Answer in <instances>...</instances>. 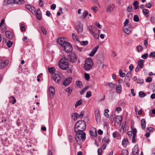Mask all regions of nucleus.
Instances as JSON below:
<instances>
[{
	"instance_id": "62",
	"label": "nucleus",
	"mask_w": 155,
	"mask_h": 155,
	"mask_svg": "<svg viewBox=\"0 0 155 155\" xmlns=\"http://www.w3.org/2000/svg\"><path fill=\"white\" fill-rule=\"evenodd\" d=\"M56 7V5L55 4H53L51 5V9L52 10H54L55 9Z\"/></svg>"
},
{
	"instance_id": "50",
	"label": "nucleus",
	"mask_w": 155,
	"mask_h": 155,
	"mask_svg": "<svg viewBox=\"0 0 155 155\" xmlns=\"http://www.w3.org/2000/svg\"><path fill=\"white\" fill-rule=\"evenodd\" d=\"M91 95V93L90 91H87L86 93V97L87 98L90 97Z\"/></svg>"
},
{
	"instance_id": "58",
	"label": "nucleus",
	"mask_w": 155,
	"mask_h": 155,
	"mask_svg": "<svg viewBox=\"0 0 155 155\" xmlns=\"http://www.w3.org/2000/svg\"><path fill=\"white\" fill-rule=\"evenodd\" d=\"M84 114V111H81V112L80 113V114L79 115L78 114V117H80L81 118H82Z\"/></svg>"
},
{
	"instance_id": "30",
	"label": "nucleus",
	"mask_w": 155,
	"mask_h": 155,
	"mask_svg": "<svg viewBox=\"0 0 155 155\" xmlns=\"http://www.w3.org/2000/svg\"><path fill=\"white\" fill-rule=\"evenodd\" d=\"M82 102V100H80L79 101H78L76 102V104L75 105V107H77L78 106H79L81 104Z\"/></svg>"
},
{
	"instance_id": "5",
	"label": "nucleus",
	"mask_w": 155,
	"mask_h": 155,
	"mask_svg": "<svg viewBox=\"0 0 155 155\" xmlns=\"http://www.w3.org/2000/svg\"><path fill=\"white\" fill-rule=\"evenodd\" d=\"M63 47L64 48L65 51L67 53H69L72 51V45L68 42Z\"/></svg>"
},
{
	"instance_id": "44",
	"label": "nucleus",
	"mask_w": 155,
	"mask_h": 155,
	"mask_svg": "<svg viewBox=\"0 0 155 155\" xmlns=\"http://www.w3.org/2000/svg\"><path fill=\"white\" fill-rule=\"evenodd\" d=\"M106 84V85H108L111 88L114 87V84L112 83H107Z\"/></svg>"
},
{
	"instance_id": "29",
	"label": "nucleus",
	"mask_w": 155,
	"mask_h": 155,
	"mask_svg": "<svg viewBox=\"0 0 155 155\" xmlns=\"http://www.w3.org/2000/svg\"><path fill=\"white\" fill-rule=\"evenodd\" d=\"M88 14V12L87 11H84L82 13V15L81 16L82 18L84 19L86 17V16Z\"/></svg>"
},
{
	"instance_id": "59",
	"label": "nucleus",
	"mask_w": 155,
	"mask_h": 155,
	"mask_svg": "<svg viewBox=\"0 0 155 155\" xmlns=\"http://www.w3.org/2000/svg\"><path fill=\"white\" fill-rule=\"evenodd\" d=\"M137 83L141 84H142L144 82V81L143 79H138L137 81Z\"/></svg>"
},
{
	"instance_id": "25",
	"label": "nucleus",
	"mask_w": 155,
	"mask_h": 155,
	"mask_svg": "<svg viewBox=\"0 0 155 155\" xmlns=\"http://www.w3.org/2000/svg\"><path fill=\"white\" fill-rule=\"evenodd\" d=\"M48 71L51 74H54V72L55 71V68L54 67H51L50 68H48Z\"/></svg>"
},
{
	"instance_id": "8",
	"label": "nucleus",
	"mask_w": 155,
	"mask_h": 155,
	"mask_svg": "<svg viewBox=\"0 0 155 155\" xmlns=\"http://www.w3.org/2000/svg\"><path fill=\"white\" fill-rule=\"evenodd\" d=\"M48 91L50 97L52 99L55 94L54 88L53 86H51L49 87Z\"/></svg>"
},
{
	"instance_id": "60",
	"label": "nucleus",
	"mask_w": 155,
	"mask_h": 155,
	"mask_svg": "<svg viewBox=\"0 0 155 155\" xmlns=\"http://www.w3.org/2000/svg\"><path fill=\"white\" fill-rule=\"evenodd\" d=\"M132 131L133 135H136L137 130L136 128L132 129Z\"/></svg>"
},
{
	"instance_id": "38",
	"label": "nucleus",
	"mask_w": 155,
	"mask_h": 155,
	"mask_svg": "<svg viewBox=\"0 0 155 155\" xmlns=\"http://www.w3.org/2000/svg\"><path fill=\"white\" fill-rule=\"evenodd\" d=\"M133 10L132 5H129L127 8L126 10L128 12H131Z\"/></svg>"
},
{
	"instance_id": "26",
	"label": "nucleus",
	"mask_w": 155,
	"mask_h": 155,
	"mask_svg": "<svg viewBox=\"0 0 155 155\" xmlns=\"http://www.w3.org/2000/svg\"><path fill=\"white\" fill-rule=\"evenodd\" d=\"M133 5L134 7V9H137L139 8L138 6L139 2L137 1H134Z\"/></svg>"
},
{
	"instance_id": "13",
	"label": "nucleus",
	"mask_w": 155,
	"mask_h": 155,
	"mask_svg": "<svg viewBox=\"0 0 155 155\" xmlns=\"http://www.w3.org/2000/svg\"><path fill=\"white\" fill-rule=\"evenodd\" d=\"M94 31L95 32H94L92 35L96 39H98L99 37V35L100 34L99 30L97 28H95Z\"/></svg>"
},
{
	"instance_id": "22",
	"label": "nucleus",
	"mask_w": 155,
	"mask_h": 155,
	"mask_svg": "<svg viewBox=\"0 0 155 155\" xmlns=\"http://www.w3.org/2000/svg\"><path fill=\"white\" fill-rule=\"evenodd\" d=\"M122 117L121 116H116L115 119V121L118 124H121L122 121Z\"/></svg>"
},
{
	"instance_id": "51",
	"label": "nucleus",
	"mask_w": 155,
	"mask_h": 155,
	"mask_svg": "<svg viewBox=\"0 0 155 155\" xmlns=\"http://www.w3.org/2000/svg\"><path fill=\"white\" fill-rule=\"evenodd\" d=\"M143 12L144 15L146 14H148L149 12V11L147 9H143Z\"/></svg>"
},
{
	"instance_id": "17",
	"label": "nucleus",
	"mask_w": 155,
	"mask_h": 155,
	"mask_svg": "<svg viewBox=\"0 0 155 155\" xmlns=\"http://www.w3.org/2000/svg\"><path fill=\"white\" fill-rule=\"evenodd\" d=\"M95 114L96 120L97 122L98 121H100L101 119V116L99 110H96L95 111Z\"/></svg>"
},
{
	"instance_id": "10",
	"label": "nucleus",
	"mask_w": 155,
	"mask_h": 155,
	"mask_svg": "<svg viewBox=\"0 0 155 155\" xmlns=\"http://www.w3.org/2000/svg\"><path fill=\"white\" fill-rule=\"evenodd\" d=\"M132 30L131 27L125 26L123 27V31L126 34H129L130 33Z\"/></svg>"
},
{
	"instance_id": "57",
	"label": "nucleus",
	"mask_w": 155,
	"mask_h": 155,
	"mask_svg": "<svg viewBox=\"0 0 155 155\" xmlns=\"http://www.w3.org/2000/svg\"><path fill=\"white\" fill-rule=\"evenodd\" d=\"M84 76L85 79L87 80H88L90 78L89 74L86 73H85L84 74Z\"/></svg>"
},
{
	"instance_id": "54",
	"label": "nucleus",
	"mask_w": 155,
	"mask_h": 155,
	"mask_svg": "<svg viewBox=\"0 0 155 155\" xmlns=\"http://www.w3.org/2000/svg\"><path fill=\"white\" fill-rule=\"evenodd\" d=\"M88 41H83L80 42L81 44L83 45H86L88 44Z\"/></svg>"
},
{
	"instance_id": "28",
	"label": "nucleus",
	"mask_w": 155,
	"mask_h": 155,
	"mask_svg": "<svg viewBox=\"0 0 155 155\" xmlns=\"http://www.w3.org/2000/svg\"><path fill=\"white\" fill-rule=\"evenodd\" d=\"M128 142V141L127 138L124 139L122 141V145L123 146L126 147Z\"/></svg>"
},
{
	"instance_id": "40",
	"label": "nucleus",
	"mask_w": 155,
	"mask_h": 155,
	"mask_svg": "<svg viewBox=\"0 0 155 155\" xmlns=\"http://www.w3.org/2000/svg\"><path fill=\"white\" fill-rule=\"evenodd\" d=\"M88 89V87H84L80 92V94L81 95L83 94Z\"/></svg>"
},
{
	"instance_id": "3",
	"label": "nucleus",
	"mask_w": 155,
	"mask_h": 155,
	"mask_svg": "<svg viewBox=\"0 0 155 155\" xmlns=\"http://www.w3.org/2000/svg\"><path fill=\"white\" fill-rule=\"evenodd\" d=\"M93 65L92 60L91 58L87 59L84 64V69L86 71H88L91 69Z\"/></svg>"
},
{
	"instance_id": "53",
	"label": "nucleus",
	"mask_w": 155,
	"mask_h": 155,
	"mask_svg": "<svg viewBox=\"0 0 155 155\" xmlns=\"http://www.w3.org/2000/svg\"><path fill=\"white\" fill-rule=\"evenodd\" d=\"M147 38H146L144 41V45L145 47L146 48H147V46L148 45V42H147Z\"/></svg>"
},
{
	"instance_id": "36",
	"label": "nucleus",
	"mask_w": 155,
	"mask_h": 155,
	"mask_svg": "<svg viewBox=\"0 0 155 155\" xmlns=\"http://www.w3.org/2000/svg\"><path fill=\"white\" fill-rule=\"evenodd\" d=\"M10 100L11 101H12V104H14L16 102V100L15 99V97L13 96H12L10 97Z\"/></svg>"
},
{
	"instance_id": "39",
	"label": "nucleus",
	"mask_w": 155,
	"mask_h": 155,
	"mask_svg": "<svg viewBox=\"0 0 155 155\" xmlns=\"http://www.w3.org/2000/svg\"><path fill=\"white\" fill-rule=\"evenodd\" d=\"M29 11L33 14L35 13L36 9L34 7L32 6L30 9H29Z\"/></svg>"
},
{
	"instance_id": "18",
	"label": "nucleus",
	"mask_w": 155,
	"mask_h": 155,
	"mask_svg": "<svg viewBox=\"0 0 155 155\" xmlns=\"http://www.w3.org/2000/svg\"><path fill=\"white\" fill-rule=\"evenodd\" d=\"M98 48V46H96L95 48H93L91 50V53L89 54V55L91 57L93 56L97 51V50Z\"/></svg>"
},
{
	"instance_id": "21",
	"label": "nucleus",
	"mask_w": 155,
	"mask_h": 155,
	"mask_svg": "<svg viewBox=\"0 0 155 155\" xmlns=\"http://www.w3.org/2000/svg\"><path fill=\"white\" fill-rule=\"evenodd\" d=\"M144 62V61L143 59L139 60L138 66L140 68H143Z\"/></svg>"
},
{
	"instance_id": "19",
	"label": "nucleus",
	"mask_w": 155,
	"mask_h": 155,
	"mask_svg": "<svg viewBox=\"0 0 155 155\" xmlns=\"http://www.w3.org/2000/svg\"><path fill=\"white\" fill-rule=\"evenodd\" d=\"M139 148L137 146H135L132 150V153L134 155H138Z\"/></svg>"
},
{
	"instance_id": "23",
	"label": "nucleus",
	"mask_w": 155,
	"mask_h": 155,
	"mask_svg": "<svg viewBox=\"0 0 155 155\" xmlns=\"http://www.w3.org/2000/svg\"><path fill=\"white\" fill-rule=\"evenodd\" d=\"M146 121L144 119H142L141 120V125L142 128L144 129L146 127Z\"/></svg>"
},
{
	"instance_id": "33",
	"label": "nucleus",
	"mask_w": 155,
	"mask_h": 155,
	"mask_svg": "<svg viewBox=\"0 0 155 155\" xmlns=\"http://www.w3.org/2000/svg\"><path fill=\"white\" fill-rule=\"evenodd\" d=\"M72 36L73 37V38L74 40L76 41L79 42H80V41L78 40V38H77V36L75 34L72 33Z\"/></svg>"
},
{
	"instance_id": "32",
	"label": "nucleus",
	"mask_w": 155,
	"mask_h": 155,
	"mask_svg": "<svg viewBox=\"0 0 155 155\" xmlns=\"http://www.w3.org/2000/svg\"><path fill=\"white\" fill-rule=\"evenodd\" d=\"M76 84L77 86L79 88H81L82 86V82L80 81H77L76 82Z\"/></svg>"
},
{
	"instance_id": "64",
	"label": "nucleus",
	"mask_w": 155,
	"mask_h": 155,
	"mask_svg": "<svg viewBox=\"0 0 155 155\" xmlns=\"http://www.w3.org/2000/svg\"><path fill=\"white\" fill-rule=\"evenodd\" d=\"M32 7V6L31 5H25L26 8L28 10H29V9H30Z\"/></svg>"
},
{
	"instance_id": "43",
	"label": "nucleus",
	"mask_w": 155,
	"mask_h": 155,
	"mask_svg": "<svg viewBox=\"0 0 155 155\" xmlns=\"http://www.w3.org/2000/svg\"><path fill=\"white\" fill-rule=\"evenodd\" d=\"M72 117H75L74 118V121H75L77 120V119L79 117L78 114L77 113H74L73 114Z\"/></svg>"
},
{
	"instance_id": "1",
	"label": "nucleus",
	"mask_w": 155,
	"mask_h": 155,
	"mask_svg": "<svg viewBox=\"0 0 155 155\" xmlns=\"http://www.w3.org/2000/svg\"><path fill=\"white\" fill-rule=\"evenodd\" d=\"M86 128V123L84 120H79L75 124L74 131L76 133L75 139L77 143L79 144L81 143V139L83 141L86 138V134L83 132Z\"/></svg>"
},
{
	"instance_id": "31",
	"label": "nucleus",
	"mask_w": 155,
	"mask_h": 155,
	"mask_svg": "<svg viewBox=\"0 0 155 155\" xmlns=\"http://www.w3.org/2000/svg\"><path fill=\"white\" fill-rule=\"evenodd\" d=\"M120 134L117 131L114 132L113 133V136L114 138H116L119 136Z\"/></svg>"
},
{
	"instance_id": "14",
	"label": "nucleus",
	"mask_w": 155,
	"mask_h": 155,
	"mask_svg": "<svg viewBox=\"0 0 155 155\" xmlns=\"http://www.w3.org/2000/svg\"><path fill=\"white\" fill-rule=\"evenodd\" d=\"M8 61L7 60L0 63V69H3L6 67L8 63Z\"/></svg>"
},
{
	"instance_id": "37",
	"label": "nucleus",
	"mask_w": 155,
	"mask_h": 155,
	"mask_svg": "<svg viewBox=\"0 0 155 155\" xmlns=\"http://www.w3.org/2000/svg\"><path fill=\"white\" fill-rule=\"evenodd\" d=\"M139 95L140 97H143L146 95V94L143 91H141L139 93Z\"/></svg>"
},
{
	"instance_id": "12",
	"label": "nucleus",
	"mask_w": 155,
	"mask_h": 155,
	"mask_svg": "<svg viewBox=\"0 0 155 155\" xmlns=\"http://www.w3.org/2000/svg\"><path fill=\"white\" fill-rule=\"evenodd\" d=\"M35 14H36V18L38 20H40L41 19L42 15L41 11L39 8L37 9L36 12H35Z\"/></svg>"
},
{
	"instance_id": "41",
	"label": "nucleus",
	"mask_w": 155,
	"mask_h": 155,
	"mask_svg": "<svg viewBox=\"0 0 155 155\" xmlns=\"http://www.w3.org/2000/svg\"><path fill=\"white\" fill-rule=\"evenodd\" d=\"M122 153L123 155H128V152L127 150H122Z\"/></svg>"
},
{
	"instance_id": "61",
	"label": "nucleus",
	"mask_w": 155,
	"mask_h": 155,
	"mask_svg": "<svg viewBox=\"0 0 155 155\" xmlns=\"http://www.w3.org/2000/svg\"><path fill=\"white\" fill-rule=\"evenodd\" d=\"M130 78L126 76L124 78V82H128L130 80Z\"/></svg>"
},
{
	"instance_id": "56",
	"label": "nucleus",
	"mask_w": 155,
	"mask_h": 155,
	"mask_svg": "<svg viewBox=\"0 0 155 155\" xmlns=\"http://www.w3.org/2000/svg\"><path fill=\"white\" fill-rule=\"evenodd\" d=\"M97 153L98 155H101L103 153L102 149L100 148H99L97 150Z\"/></svg>"
},
{
	"instance_id": "49",
	"label": "nucleus",
	"mask_w": 155,
	"mask_h": 155,
	"mask_svg": "<svg viewBox=\"0 0 155 155\" xmlns=\"http://www.w3.org/2000/svg\"><path fill=\"white\" fill-rule=\"evenodd\" d=\"M148 56V54L147 53L141 56V58L144 59H146Z\"/></svg>"
},
{
	"instance_id": "9",
	"label": "nucleus",
	"mask_w": 155,
	"mask_h": 155,
	"mask_svg": "<svg viewBox=\"0 0 155 155\" xmlns=\"http://www.w3.org/2000/svg\"><path fill=\"white\" fill-rule=\"evenodd\" d=\"M75 29L78 33L81 32L83 31V25L81 22H78V25L76 26Z\"/></svg>"
},
{
	"instance_id": "11",
	"label": "nucleus",
	"mask_w": 155,
	"mask_h": 155,
	"mask_svg": "<svg viewBox=\"0 0 155 155\" xmlns=\"http://www.w3.org/2000/svg\"><path fill=\"white\" fill-rule=\"evenodd\" d=\"M114 7L113 4L108 5L107 6L106 11L108 13H110L114 10Z\"/></svg>"
},
{
	"instance_id": "20",
	"label": "nucleus",
	"mask_w": 155,
	"mask_h": 155,
	"mask_svg": "<svg viewBox=\"0 0 155 155\" xmlns=\"http://www.w3.org/2000/svg\"><path fill=\"white\" fill-rule=\"evenodd\" d=\"M77 60V58L74 54H72L70 57V61L72 63H74Z\"/></svg>"
},
{
	"instance_id": "52",
	"label": "nucleus",
	"mask_w": 155,
	"mask_h": 155,
	"mask_svg": "<svg viewBox=\"0 0 155 155\" xmlns=\"http://www.w3.org/2000/svg\"><path fill=\"white\" fill-rule=\"evenodd\" d=\"M41 31L44 35H46L47 33V31L43 27H41Z\"/></svg>"
},
{
	"instance_id": "34",
	"label": "nucleus",
	"mask_w": 155,
	"mask_h": 155,
	"mask_svg": "<svg viewBox=\"0 0 155 155\" xmlns=\"http://www.w3.org/2000/svg\"><path fill=\"white\" fill-rule=\"evenodd\" d=\"M136 48L137 50V51L138 52L142 51L143 49V47L140 45L137 46Z\"/></svg>"
},
{
	"instance_id": "48",
	"label": "nucleus",
	"mask_w": 155,
	"mask_h": 155,
	"mask_svg": "<svg viewBox=\"0 0 155 155\" xmlns=\"http://www.w3.org/2000/svg\"><path fill=\"white\" fill-rule=\"evenodd\" d=\"M13 44V42L11 41H10L9 40L8 42L7 43V45L8 47V48H10L12 45Z\"/></svg>"
},
{
	"instance_id": "47",
	"label": "nucleus",
	"mask_w": 155,
	"mask_h": 155,
	"mask_svg": "<svg viewBox=\"0 0 155 155\" xmlns=\"http://www.w3.org/2000/svg\"><path fill=\"white\" fill-rule=\"evenodd\" d=\"M149 56L150 58L155 57V51L150 52Z\"/></svg>"
},
{
	"instance_id": "63",
	"label": "nucleus",
	"mask_w": 155,
	"mask_h": 155,
	"mask_svg": "<svg viewBox=\"0 0 155 155\" xmlns=\"http://www.w3.org/2000/svg\"><path fill=\"white\" fill-rule=\"evenodd\" d=\"M38 4L40 7H42L43 6V2L41 0H39Z\"/></svg>"
},
{
	"instance_id": "7",
	"label": "nucleus",
	"mask_w": 155,
	"mask_h": 155,
	"mask_svg": "<svg viewBox=\"0 0 155 155\" xmlns=\"http://www.w3.org/2000/svg\"><path fill=\"white\" fill-rule=\"evenodd\" d=\"M67 42L65 41L64 38H58L57 40V43L61 46H63Z\"/></svg>"
},
{
	"instance_id": "46",
	"label": "nucleus",
	"mask_w": 155,
	"mask_h": 155,
	"mask_svg": "<svg viewBox=\"0 0 155 155\" xmlns=\"http://www.w3.org/2000/svg\"><path fill=\"white\" fill-rule=\"evenodd\" d=\"M90 133L91 135L92 136H94V137H96L97 135V134L96 131V130L95 131V133L94 134V133L91 130H90Z\"/></svg>"
},
{
	"instance_id": "42",
	"label": "nucleus",
	"mask_w": 155,
	"mask_h": 155,
	"mask_svg": "<svg viewBox=\"0 0 155 155\" xmlns=\"http://www.w3.org/2000/svg\"><path fill=\"white\" fill-rule=\"evenodd\" d=\"M136 135H133L132 137V142L133 143H135L136 142Z\"/></svg>"
},
{
	"instance_id": "55",
	"label": "nucleus",
	"mask_w": 155,
	"mask_h": 155,
	"mask_svg": "<svg viewBox=\"0 0 155 155\" xmlns=\"http://www.w3.org/2000/svg\"><path fill=\"white\" fill-rule=\"evenodd\" d=\"M97 6H94L91 7V9L95 13H96L97 11Z\"/></svg>"
},
{
	"instance_id": "27",
	"label": "nucleus",
	"mask_w": 155,
	"mask_h": 155,
	"mask_svg": "<svg viewBox=\"0 0 155 155\" xmlns=\"http://www.w3.org/2000/svg\"><path fill=\"white\" fill-rule=\"evenodd\" d=\"M103 142L107 144L109 142V138L108 136H105L103 139Z\"/></svg>"
},
{
	"instance_id": "15",
	"label": "nucleus",
	"mask_w": 155,
	"mask_h": 155,
	"mask_svg": "<svg viewBox=\"0 0 155 155\" xmlns=\"http://www.w3.org/2000/svg\"><path fill=\"white\" fill-rule=\"evenodd\" d=\"M5 35L6 37L9 39H12L14 36L13 34L10 31H6Z\"/></svg>"
},
{
	"instance_id": "45",
	"label": "nucleus",
	"mask_w": 155,
	"mask_h": 155,
	"mask_svg": "<svg viewBox=\"0 0 155 155\" xmlns=\"http://www.w3.org/2000/svg\"><path fill=\"white\" fill-rule=\"evenodd\" d=\"M133 20L134 21H138L139 20V18L138 16L137 15H135L134 16Z\"/></svg>"
},
{
	"instance_id": "4",
	"label": "nucleus",
	"mask_w": 155,
	"mask_h": 155,
	"mask_svg": "<svg viewBox=\"0 0 155 155\" xmlns=\"http://www.w3.org/2000/svg\"><path fill=\"white\" fill-rule=\"evenodd\" d=\"M4 2L7 5L14 3L20 5L24 3L25 1L24 0H4Z\"/></svg>"
},
{
	"instance_id": "2",
	"label": "nucleus",
	"mask_w": 155,
	"mask_h": 155,
	"mask_svg": "<svg viewBox=\"0 0 155 155\" xmlns=\"http://www.w3.org/2000/svg\"><path fill=\"white\" fill-rule=\"evenodd\" d=\"M68 62V60L66 57L62 58L59 62V68L63 70H67L69 67Z\"/></svg>"
},
{
	"instance_id": "35",
	"label": "nucleus",
	"mask_w": 155,
	"mask_h": 155,
	"mask_svg": "<svg viewBox=\"0 0 155 155\" xmlns=\"http://www.w3.org/2000/svg\"><path fill=\"white\" fill-rule=\"evenodd\" d=\"M119 75L121 77H124L126 75L125 73L122 72V71L121 70H119Z\"/></svg>"
},
{
	"instance_id": "24",
	"label": "nucleus",
	"mask_w": 155,
	"mask_h": 155,
	"mask_svg": "<svg viewBox=\"0 0 155 155\" xmlns=\"http://www.w3.org/2000/svg\"><path fill=\"white\" fill-rule=\"evenodd\" d=\"M116 90L117 93H120L122 91V88L121 85L120 84L119 85L117 86L116 88Z\"/></svg>"
},
{
	"instance_id": "6",
	"label": "nucleus",
	"mask_w": 155,
	"mask_h": 155,
	"mask_svg": "<svg viewBox=\"0 0 155 155\" xmlns=\"http://www.w3.org/2000/svg\"><path fill=\"white\" fill-rule=\"evenodd\" d=\"M52 76L53 80L55 83H58L61 81V79L60 76L59 74H53Z\"/></svg>"
},
{
	"instance_id": "16",
	"label": "nucleus",
	"mask_w": 155,
	"mask_h": 155,
	"mask_svg": "<svg viewBox=\"0 0 155 155\" xmlns=\"http://www.w3.org/2000/svg\"><path fill=\"white\" fill-rule=\"evenodd\" d=\"M71 80L72 78L71 77L66 79L63 83V84L65 86H67L71 83Z\"/></svg>"
}]
</instances>
